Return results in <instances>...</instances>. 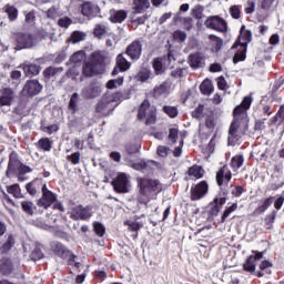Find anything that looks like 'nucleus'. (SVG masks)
<instances>
[{"instance_id": "f257e3e1", "label": "nucleus", "mask_w": 284, "mask_h": 284, "mask_svg": "<svg viewBox=\"0 0 284 284\" xmlns=\"http://www.w3.org/2000/svg\"><path fill=\"white\" fill-rule=\"evenodd\" d=\"M251 105L252 97L246 95L243 99L242 103L234 109V119L229 129V145H236V143H239V141H241V139L245 136V133L250 128V118L247 116V110H250Z\"/></svg>"}, {"instance_id": "f03ea898", "label": "nucleus", "mask_w": 284, "mask_h": 284, "mask_svg": "<svg viewBox=\"0 0 284 284\" xmlns=\"http://www.w3.org/2000/svg\"><path fill=\"white\" fill-rule=\"evenodd\" d=\"M138 196L136 201L141 205L148 206V202L156 199L163 186L158 180L148 178H138Z\"/></svg>"}, {"instance_id": "7ed1b4c3", "label": "nucleus", "mask_w": 284, "mask_h": 284, "mask_svg": "<svg viewBox=\"0 0 284 284\" xmlns=\"http://www.w3.org/2000/svg\"><path fill=\"white\" fill-rule=\"evenodd\" d=\"M29 172H32V169L21 163V161L19 160V154H17V152H12L9 155V163L6 176L10 179V174H28Z\"/></svg>"}, {"instance_id": "20e7f679", "label": "nucleus", "mask_w": 284, "mask_h": 284, "mask_svg": "<svg viewBox=\"0 0 284 284\" xmlns=\"http://www.w3.org/2000/svg\"><path fill=\"white\" fill-rule=\"evenodd\" d=\"M139 121L145 120V125H154L156 123V106L150 105V101L144 100L138 111Z\"/></svg>"}, {"instance_id": "39448f33", "label": "nucleus", "mask_w": 284, "mask_h": 284, "mask_svg": "<svg viewBox=\"0 0 284 284\" xmlns=\"http://www.w3.org/2000/svg\"><path fill=\"white\" fill-rule=\"evenodd\" d=\"M118 97H119V93H115L114 95L102 97L95 106V112H98V114H102L103 116H106V114H110V112H112V110L116 108V104L114 103Z\"/></svg>"}, {"instance_id": "423d86ee", "label": "nucleus", "mask_w": 284, "mask_h": 284, "mask_svg": "<svg viewBox=\"0 0 284 284\" xmlns=\"http://www.w3.org/2000/svg\"><path fill=\"white\" fill-rule=\"evenodd\" d=\"M69 214L72 221H90L92 219V206L77 205L71 207Z\"/></svg>"}, {"instance_id": "0eeeda50", "label": "nucleus", "mask_w": 284, "mask_h": 284, "mask_svg": "<svg viewBox=\"0 0 284 284\" xmlns=\"http://www.w3.org/2000/svg\"><path fill=\"white\" fill-rule=\"evenodd\" d=\"M57 201V193L50 191L48 189V185H43L42 195L37 202L38 207H43V210H48L49 207H52V205H54Z\"/></svg>"}, {"instance_id": "6e6552de", "label": "nucleus", "mask_w": 284, "mask_h": 284, "mask_svg": "<svg viewBox=\"0 0 284 284\" xmlns=\"http://www.w3.org/2000/svg\"><path fill=\"white\" fill-rule=\"evenodd\" d=\"M205 28L215 32H227V21L220 16H210L204 21Z\"/></svg>"}, {"instance_id": "1a4fd4ad", "label": "nucleus", "mask_w": 284, "mask_h": 284, "mask_svg": "<svg viewBox=\"0 0 284 284\" xmlns=\"http://www.w3.org/2000/svg\"><path fill=\"white\" fill-rule=\"evenodd\" d=\"M210 192V184L205 181H201L191 187V201H201Z\"/></svg>"}, {"instance_id": "9d476101", "label": "nucleus", "mask_w": 284, "mask_h": 284, "mask_svg": "<svg viewBox=\"0 0 284 284\" xmlns=\"http://www.w3.org/2000/svg\"><path fill=\"white\" fill-rule=\"evenodd\" d=\"M215 179L219 187H227L230 181H232V171H230V168L227 165H223L216 172Z\"/></svg>"}, {"instance_id": "9b49d317", "label": "nucleus", "mask_w": 284, "mask_h": 284, "mask_svg": "<svg viewBox=\"0 0 284 284\" xmlns=\"http://www.w3.org/2000/svg\"><path fill=\"white\" fill-rule=\"evenodd\" d=\"M113 187L119 194H125L129 192L130 180L125 173L118 174L116 179L113 180Z\"/></svg>"}, {"instance_id": "f8f14e48", "label": "nucleus", "mask_w": 284, "mask_h": 284, "mask_svg": "<svg viewBox=\"0 0 284 284\" xmlns=\"http://www.w3.org/2000/svg\"><path fill=\"white\" fill-rule=\"evenodd\" d=\"M14 39L17 50H23L24 48H32L34 45V38L30 33H17Z\"/></svg>"}, {"instance_id": "ddd939ff", "label": "nucleus", "mask_w": 284, "mask_h": 284, "mask_svg": "<svg viewBox=\"0 0 284 284\" xmlns=\"http://www.w3.org/2000/svg\"><path fill=\"white\" fill-rule=\"evenodd\" d=\"M101 12V9L92 3V2H83L81 4V14H83L87 19H94Z\"/></svg>"}, {"instance_id": "4468645a", "label": "nucleus", "mask_w": 284, "mask_h": 284, "mask_svg": "<svg viewBox=\"0 0 284 284\" xmlns=\"http://www.w3.org/2000/svg\"><path fill=\"white\" fill-rule=\"evenodd\" d=\"M101 94V85L98 83H91L82 89L81 97L83 99H97Z\"/></svg>"}, {"instance_id": "2eb2a0df", "label": "nucleus", "mask_w": 284, "mask_h": 284, "mask_svg": "<svg viewBox=\"0 0 284 284\" xmlns=\"http://www.w3.org/2000/svg\"><path fill=\"white\" fill-rule=\"evenodd\" d=\"M115 68L112 71V77H116L119 72H128L130 70V62L125 57H123V53L118 54L116 60H115Z\"/></svg>"}, {"instance_id": "dca6fc26", "label": "nucleus", "mask_w": 284, "mask_h": 284, "mask_svg": "<svg viewBox=\"0 0 284 284\" xmlns=\"http://www.w3.org/2000/svg\"><path fill=\"white\" fill-rule=\"evenodd\" d=\"M189 65L193 70L205 67V55L201 52L191 53L189 55Z\"/></svg>"}, {"instance_id": "f3484780", "label": "nucleus", "mask_w": 284, "mask_h": 284, "mask_svg": "<svg viewBox=\"0 0 284 284\" xmlns=\"http://www.w3.org/2000/svg\"><path fill=\"white\" fill-rule=\"evenodd\" d=\"M42 89L43 87H41L38 80H30L24 84L22 92L27 94V97H36Z\"/></svg>"}, {"instance_id": "a211bd4d", "label": "nucleus", "mask_w": 284, "mask_h": 284, "mask_svg": "<svg viewBox=\"0 0 284 284\" xmlns=\"http://www.w3.org/2000/svg\"><path fill=\"white\" fill-rule=\"evenodd\" d=\"M14 102V91L10 88H4L0 93V108L10 106Z\"/></svg>"}, {"instance_id": "6ab92c4d", "label": "nucleus", "mask_w": 284, "mask_h": 284, "mask_svg": "<svg viewBox=\"0 0 284 284\" xmlns=\"http://www.w3.org/2000/svg\"><path fill=\"white\" fill-rule=\"evenodd\" d=\"M141 52H142V47L139 40L133 41L126 48V54L128 57H130V59H139L141 57Z\"/></svg>"}, {"instance_id": "aec40b11", "label": "nucleus", "mask_w": 284, "mask_h": 284, "mask_svg": "<svg viewBox=\"0 0 284 284\" xmlns=\"http://www.w3.org/2000/svg\"><path fill=\"white\" fill-rule=\"evenodd\" d=\"M43 185H45V183H43L42 180L36 179L26 185V190L31 196H36L38 190L43 192Z\"/></svg>"}, {"instance_id": "412c9836", "label": "nucleus", "mask_w": 284, "mask_h": 284, "mask_svg": "<svg viewBox=\"0 0 284 284\" xmlns=\"http://www.w3.org/2000/svg\"><path fill=\"white\" fill-rule=\"evenodd\" d=\"M22 70L26 77H29V78L37 77V74L41 72V68L38 64L30 63V62H24L22 64Z\"/></svg>"}, {"instance_id": "4be33fe9", "label": "nucleus", "mask_w": 284, "mask_h": 284, "mask_svg": "<svg viewBox=\"0 0 284 284\" xmlns=\"http://www.w3.org/2000/svg\"><path fill=\"white\" fill-rule=\"evenodd\" d=\"M150 8V0H134L132 12L134 14H142V12H145Z\"/></svg>"}, {"instance_id": "5701e85b", "label": "nucleus", "mask_w": 284, "mask_h": 284, "mask_svg": "<svg viewBox=\"0 0 284 284\" xmlns=\"http://www.w3.org/2000/svg\"><path fill=\"white\" fill-rule=\"evenodd\" d=\"M274 203V197H266L261 202V204L253 211V216H258V214H263L268 207Z\"/></svg>"}, {"instance_id": "b1692460", "label": "nucleus", "mask_w": 284, "mask_h": 284, "mask_svg": "<svg viewBox=\"0 0 284 284\" xmlns=\"http://www.w3.org/2000/svg\"><path fill=\"white\" fill-rule=\"evenodd\" d=\"M125 19H128V12H125L124 10L110 11V21H112V23H123Z\"/></svg>"}, {"instance_id": "393cba45", "label": "nucleus", "mask_w": 284, "mask_h": 284, "mask_svg": "<svg viewBox=\"0 0 284 284\" xmlns=\"http://www.w3.org/2000/svg\"><path fill=\"white\" fill-rule=\"evenodd\" d=\"M82 70H83L84 77H94L95 74H99V68L92 61L91 62H87L83 65Z\"/></svg>"}, {"instance_id": "a878e982", "label": "nucleus", "mask_w": 284, "mask_h": 284, "mask_svg": "<svg viewBox=\"0 0 284 284\" xmlns=\"http://www.w3.org/2000/svg\"><path fill=\"white\" fill-rule=\"evenodd\" d=\"M170 92V84L168 82H163L162 84L158 85L153 90V97L159 99V97H165Z\"/></svg>"}, {"instance_id": "bb28decb", "label": "nucleus", "mask_w": 284, "mask_h": 284, "mask_svg": "<svg viewBox=\"0 0 284 284\" xmlns=\"http://www.w3.org/2000/svg\"><path fill=\"white\" fill-rule=\"evenodd\" d=\"M200 91L205 95L210 97L212 92H214V84L212 83V80L205 79L201 84H200Z\"/></svg>"}, {"instance_id": "cd10ccee", "label": "nucleus", "mask_w": 284, "mask_h": 284, "mask_svg": "<svg viewBox=\"0 0 284 284\" xmlns=\"http://www.w3.org/2000/svg\"><path fill=\"white\" fill-rule=\"evenodd\" d=\"M187 175L190 176V179H203V168H201L200 165H193L189 168Z\"/></svg>"}, {"instance_id": "c85d7f7f", "label": "nucleus", "mask_w": 284, "mask_h": 284, "mask_svg": "<svg viewBox=\"0 0 284 284\" xmlns=\"http://www.w3.org/2000/svg\"><path fill=\"white\" fill-rule=\"evenodd\" d=\"M39 150H43V152H50L52 150V141L50 138H42L36 143Z\"/></svg>"}, {"instance_id": "c756f323", "label": "nucleus", "mask_w": 284, "mask_h": 284, "mask_svg": "<svg viewBox=\"0 0 284 284\" xmlns=\"http://www.w3.org/2000/svg\"><path fill=\"white\" fill-rule=\"evenodd\" d=\"M276 123H278V125L284 123V104L280 108L277 113L268 121V125H275Z\"/></svg>"}, {"instance_id": "7c9ffc66", "label": "nucleus", "mask_w": 284, "mask_h": 284, "mask_svg": "<svg viewBox=\"0 0 284 284\" xmlns=\"http://www.w3.org/2000/svg\"><path fill=\"white\" fill-rule=\"evenodd\" d=\"M164 61L163 58H155L153 60L152 65L155 74H163V72H165V65H163Z\"/></svg>"}, {"instance_id": "2f4dec72", "label": "nucleus", "mask_w": 284, "mask_h": 284, "mask_svg": "<svg viewBox=\"0 0 284 284\" xmlns=\"http://www.w3.org/2000/svg\"><path fill=\"white\" fill-rule=\"evenodd\" d=\"M272 266H273L272 262L267 260L261 262L260 264L261 272L257 273L258 278H262V276H265V274H272V270H270Z\"/></svg>"}, {"instance_id": "473e14b6", "label": "nucleus", "mask_w": 284, "mask_h": 284, "mask_svg": "<svg viewBox=\"0 0 284 284\" xmlns=\"http://www.w3.org/2000/svg\"><path fill=\"white\" fill-rule=\"evenodd\" d=\"M243 163H245V158L243 155H234L231 160V168L236 172V170H240V168H243Z\"/></svg>"}, {"instance_id": "72a5a7b5", "label": "nucleus", "mask_w": 284, "mask_h": 284, "mask_svg": "<svg viewBox=\"0 0 284 284\" xmlns=\"http://www.w3.org/2000/svg\"><path fill=\"white\" fill-rule=\"evenodd\" d=\"M91 62L94 63L98 68L105 63V53L98 51L92 54Z\"/></svg>"}, {"instance_id": "f704fd0d", "label": "nucleus", "mask_w": 284, "mask_h": 284, "mask_svg": "<svg viewBox=\"0 0 284 284\" xmlns=\"http://www.w3.org/2000/svg\"><path fill=\"white\" fill-rule=\"evenodd\" d=\"M4 12L8 14V19L10 21H17V18L19 17V10H17L14 6L7 4L4 7Z\"/></svg>"}, {"instance_id": "c9c22d12", "label": "nucleus", "mask_w": 284, "mask_h": 284, "mask_svg": "<svg viewBox=\"0 0 284 284\" xmlns=\"http://www.w3.org/2000/svg\"><path fill=\"white\" fill-rule=\"evenodd\" d=\"M136 14H139V13H134V11H132L131 23H133V26L139 28V26H143V23H145V21H148V14H143L140 17Z\"/></svg>"}, {"instance_id": "e433bc0d", "label": "nucleus", "mask_w": 284, "mask_h": 284, "mask_svg": "<svg viewBox=\"0 0 284 284\" xmlns=\"http://www.w3.org/2000/svg\"><path fill=\"white\" fill-rule=\"evenodd\" d=\"M85 37H88V34L83 31H73L68 41L71 43H79L81 41H85Z\"/></svg>"}, {"instance_id": "4c0bfd02", "label": "nucleus", "mask_w": 284, "mask_h": 284, "mask_svg": "<svg viewBox=\"0 0 284 284\" xmlns=\"http://www.w3.org/2000/svg\"><path fill=\"white\" fill-rule=\"evenodd\" d=\"M53 250L58 256H61V258H67V256H70V251L63 246L61 243H55L53 245Z\"/></svg>"}, {"instance_id": "58836bf2", "label": "nucleus", "mask_w": 284, "mask_h": 284, "mask_svg": "<svg viewBox=\"0 0 284 284\" xmlns=\"http://www.w3.org/2000/svg\"><path fill=\"white\" fill-rule=\"evenodd\" d=\"M85 59V51H77L71 55L70 61L71 63H74V65H79V63H83Z\"/></svg>"}, {"instance_id": "ea45409f", "label": "nucleus", "mask_w": 284, "mask_h": 284, "mask_svg": "<svg viewBox=\"0 0 284 284\" xmlns=\"http://www.w3.org/2000/svg\"><path fill=\"white\" fill-rule=\"evenodd\" d=\"M94 37L98 39H101L102 37H105L108 34V26L103 23L95 24L94 30H93Z\"/></svg>"}, {"instance_id": "a19ab883", "label": "nucleus", "mask_w": 284, "mask_h": 284, "mask_svg": "<svg viewBox=\"0 0 284 284\" xmlns=\"http://www.w3.org/2000/svg\"><path fill=\"white\" fill-rule=\"evenodd\" d=\"M245 272H256V261H254V255H250L245 263L243 264Z\"/></svg>"}, {"instance_id": "79ce46f5", "label": "nucleus", "mask_w": 284, "mask_h": 284, "mask_svg": "<svg viewBox=\"0 0 284 284\" xmlns=\"http://www.w3.org/2000/svg\"><path fill=\"white\" fill-rule=\"evenodd\" d=\"M204 10L205 8H203V6L197 4L191 10V17H193V19H196L197 21H201V19L205 17V14H203Z\"/></svg>"}, {"instance_id": "37998d69", "label": "nucleus", "mask_w": 284, "mask_h": 284, "mask_svg": "<svg viewBox=\"0 0 284 284\" xmlns=\"http://www.w3.org/2000/svg\"><path fill=\"white\" fill-rule=\"evenodd\" d=\"M245 52H247V47L241 44V48L233 57V63H239L240 61H245Z\"/></svg>"}, {"instance_id": "c03bdc74", "label": "nucleus", "mask_w": 284, "mask_h": 284, "mask_svg": "<svg viewBox=\"0 0 284 284\" xmlns=\"http://www.w3.org/2000/svg\"><path fill=\"white\" fill-rule=\"evenodd\" d=\"M152 77V71L149 69H141L140 72H138L135 79L136 81H141L142 83H145L148 79Z\"/></svg>"}, {"instance_id": "a18cd8bd", "label": "nucleus", "mask_w": 284, "mask_h": 284, "mask_svg": "<svg viewBox=\"0 0 284 284\" xmlns=\"http://www.w3.org/2000/svg\"><path fill=\"white\" fill-rule=\"evenodd\" d=\"M61 72H63V68L49 67L43 71V75L45 79H52V77H57Z\"/></svg>"}, {"instance_id": "49530a36", "label": "nucleus", "mask_w": 284, "mask_h": 284, "mask_svg": "<svg viewBox=\"0 0 284 284\" xmlns=\"http://www.w3.org/2000/svg\"><path fill=\"white\" fill-rule=\"evenodd\" d=\"M226 201L227 200L225 197H221V196L215 197L213 200V205H214L212 210L213 214H219L221 212V207H223V204L226 203Z\"/></svg>"}, {"instance_id": "de8ad7c7", "label": "nucleus", "mask_w": 284, "mask_h": 284, "mask_svg": "<svg viewBox=\"0 0 284 284\" xmlns=\"http://www.w3.org/2000/svg\"><path fill=\"white\" fill-rule=\"evenodd\" d=\"M162 110L170 119H176V116H179V109H176V106L164 105Z\"/></svg>"}, {"instance_id": "09e8293b", "label": "nucleus", "mask_w": 284, "mask_h": 284, "mask_svg": "<svg viewBox=\"0 0 284 284\" xmlns=\"http://www.w3.org/2000/svg\"><path fill=\"white\" fill-rule=\"evenodd\" d=\"M22 210L23 212H26V214H29L30 216H32V214H34V203L30 202V201H23L21 203Z\"/></svg>"}, {"instance_id": "8fccbe9b", "label": "nucleus", "mask_w": 284, "mask_h": 284, "mask_svg": "<svg viewBox=\"0 0 284 284\" xmlns=\"http://www.w3.org/2000/svg\"><path fill=\"white\" fill-rule=\"evenodd\" d=\"M209 40L211 41L212 45H214L215 52H219V50H221V47L223 45V39L214 34H210Z\"/></svg>"}, {"instance_id": "3c124183", "label": "nucleus", "mask_w": 284, "mask_h": 284, "mask_svg": "<svg viewBox=\"0 0 284 284\" xmlns=\"http://www.w3.org/2000/svg\"><path fill=\"white\" fill-rule=\"evenodd\" d=\"M260 112L264 116H272V113H273L272 104H267V103H265V101H262L260 104Z\"/></svg>"}, {"instance_id": "603ef678", "label": "nucleus", "mask_w": 284, "mask_h": 284, "mask_svg": "<svg viewBox=\"0 0 284 284\" xmlns=\"http://www.w3.org/2000/svg\"><path fill=\"white\" fill-rule=\"evenodd\" d=\"M7 192L8 194H12V196H14L16 199H19L21 196V187L19 186V184L7 186Z\"/></svg>"}, {"instance_id": "864d4df0", "label": "nucleus", "mask_w": 284, "mask_h": 284, "mask_svg": "<svg viewBox=\"0 0 284 284\" xmlns=\"http://www.w3.org/2000/svg\"><path fill=\"white\" fill-rule=\"evenodd\" d=\"M119 85H123V78H118L115 80H109L106 82L108 90H114L115 88H119Z\"/></svg>"}, {"instance_id": "5fc2aeb1", "label": "nucleus", "mask_w": 284, "mask_h": 284, "mask_svg": "<svg viewBox=\"0 0 284 284\" xmlns=\"http://www.w3.org/2000/svg\"><path fill=\"white\" fill-rule=\"evenodd\" d=\"M229 12L232 19H241V7L233 4L230 7Z\"/></svg>"}, {"instance_id": "6e6d98bb", "label": "nucleus", "mask_w": 284, "mask_h": 284, "mask_svg": "<svg viewBox=\"0 0 284 284\" xmlns=\"http://www.w3.org/2000/svg\"><path fill=\"white\" fill-rule=\"evenodd\" d=\"M237 209H239V204H236V203H233L231 206H229V207L224 211V213H223V215H222L221 223H225V219H227V216H230V214H231L232 212H236Z\"/></svg>"}, {"instance_id": "4d7b16f0", "label": "nucleus", "mask_w": 284, "mask_h": 284, "mask_svg": "<svg viewBox=\"0 0 284 284\" xmlns=\"http://www.w3.org/2000/svg\"><path fill=\"white\" fill-rule=\"evenodd\" d=\"M241 39L242 42L241 45H244L245 48H247V43H250V41H252V31H242L241 32Z\"/></svg>"}, {"instance_id": "13d9d810", "label": "nucleus", "mask_w": 284, "mask_h": 284, "mask_svg": "<svg viewBox=\"0 0 284 284\" xmlns=\"http://www.w3.org/2000/svg\"><path fill=\"white\" fill-rule=\"evenodd\" d=\"M67 161H69L70 163H72V165H79V163H81V153L80 152H75L71 155L67 156Z\"/></svg>"}, {"instance_id": "bf43d9fd", "label": "nucleus", "mask_w": 284, "mask_h": 284, "mask_svg": "<svg viewBox=\"0 0 284 284\" xmlns=\"http://www.w3.org/2000/svg\"><path fill=\"white\" fill-rule=\"evenodd\" d=\"M173 39L175 41H179V43H183V41H185V39H187V33H185L184 31H181V30H176L173 32Z\"/></svg>"}, {"instance_id": "052dcab7", "label": "nucleus", "mask_w": 284, "mask_h": 284, "mask_svg": "<svg viewBox=\"0 0 284 284\" xmlns=\"http://www.w3.org/2000/svg\"><path fill=\"white\" fill-rule=\"evenodd\" d=\"M41 132H45L47 134H53V132H59V125L57 124H51L49 126L41 125L40 126Z\"/></svg>"}, {"instance_id": "680f3d73", "label": "nucleus", "mask_w": 284, "mask_h": 284, "mask_svg": "<svg viewBox=\"0 0 284 284\" xmlns=\"http://www.w3.org/2000/svg\"><path fill=\"white\" fill-rule=\"evenodd\" d=\"M275 220H276V211H273L271 214L266 215L264 220L266 230H270L272 227V224L274 223Z\"/></svg>"}, {"instance_id": "e2e57ef3", "label": "nucleus", "mask_w": 284, "mask_h": 284, "mask_svg": "<svg viewBox=\"0 0 284 284\" xmlns=\"http://www.w3.org/2000/svg\"><path fill=\"white\" fill-rule=\"evenodd\" d=\"M58 26L60 28H70V26H72V19L69 17H62L58 20Z\"/></svg>"}, {"instance_id": "0e129e2a", "label": "nucleus", "mask_w": 284, "mask_h": 284, "mask_svg": "<svg viewBox=\"0 0 284 284\" xmlns=\"http://www.w3.org/2000/svg\"><path fill=\"white\" fill-rule=\"evenodd\" d=\"M78 103H79V93H73L69 102L70 110L74 112L78 109L77 106Z\"/></svg>"}, {"instance_id": "69168bd1", "label": "nucleus", "mask_w": 284, "mask_h": 284, "mask_svg": "<svg viewBox=\"0 0 284 284\" xmlns=\"http://www.w3.org/2000/svg\"><path fill=\"white\" fill-rule=\"evenodd\" d=\"M176 139H179V129L171 128L169 130V141H171L172 143H176Z\"/></svg>"}, {"instance_id": "338daca9", "label": "nucleus", "mask_w": 284, "mask_h": 284, "mask_svg": "<svg viewBox=\"0 0 284 284\" xmlns=\"http://www.w3.org/2000/svg\"><path fill=\"white\" fill-rule=\"evenodd\" d=\"M0 272L3 276H10V274H12V265L11 264H2L0 266Z\"/></svg>"}, {"instance_id": "774afa93", "label": "nucleus", "mask_w": 284, "mask_h": 284, "mask_svg": "<svg viewBox=\"0 0 284 284\" xmlns=\"http://www.w3.org/2000/svg\"><path fill=\"white\" fill-rule=\"evenodd\" d=\"M170 154V148L160 145L158 146V155L162 156V159H165Z\"/></svg>"}]
</instances>
